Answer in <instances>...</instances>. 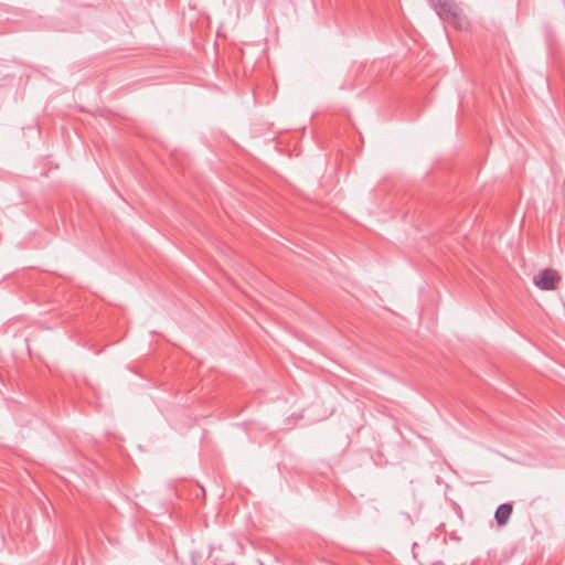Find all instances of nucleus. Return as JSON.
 Returning <instances> with one entry per match:
<instances>
[{"mask_svg": "<svg viewBox=\"0 0 565 565\" xmlns=\"http://www.w3.org/2000/svg\"><path fill=\"white\" fill-rule=\"evenodd\" d=\"M428 3L441 20L452 23L456 28L463 29L468 24L454 0H428Z\"/></svg>", "mask_w": 565, "mask_h": 565, "instance_id": "obj_1", "label": "nucleus"}, {"mask_svg": "<svg viewBox=\"0 0 565 565\" xmlns=\"http://www.w3.org/2000/svg\"><path fill=\"white\" fill-rule=\"evenodd\" d=\"M561 281V275L557 270L545 268L540 270L533 277V284L541 290H555Z\"/></svg>", "mask_w": 565, "mask_h": 565, "instance_id": "obj_2", "label": "nucleus"}, {"mask_svg": "<svg viewBox=\"0 0 565 565\" xmlns=\"http://www.w3.org/2000/svg\"><path fill=\"white\" fill-rule=\"evenodd\" d=\"M513 508L510 503H502L500 504L494 513V519L498 525H504L508 523L511 514H512Z\"/></svg>", "mask_w": 565, "mask_h": 565, "instance_id": "obj_3", "label": "nucleus"}]
</instances>
